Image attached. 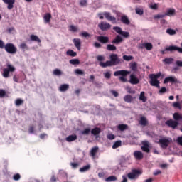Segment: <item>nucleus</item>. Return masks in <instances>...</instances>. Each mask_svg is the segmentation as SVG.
Returning a JSON list of instances; mask_svg holds the SVG:
<instances>
[{
    "instance_id": "1",
    "label": "nucleus",
    "mask_w": 182,
    "mask_h": 182,
    "mask_svg": "<svg viewBox=\"0 0 182 182\" xmlns=\"http://www.w3.org/2000/svg\"><path fill=\"white\" fill-rule=\"evenodd\" d=\"M110 60H107L105 63L100 62L99 65L101 68H107L110 66H117V65H120L123 63V60L119 58L117 54L112 53L109 55Z\"/></svg>"
},
{
    "instance_id": "2",
    "label": "nucleus",
    "mask_w": 182,
    "mask_h": 182,
    "mask_svg": "<svg viewBox=\"0 0 182 182\" xmlns=\"http://www.w3.org/2000/svg\"><path fill=\"white\" fill-rule=\"evenodd\" d=\"M173 119L167 120L165 124L168 127H171V129H176L178 126V122H182V114L178 112H175L173 114Z\"/></svg>"
},
{
    "instance_id": "3",
    "label": "nucleus",
    "mask_w": 182,
    "mask_h": 182,
    "mask_svg": "<svg viewBox=\"0 0 182 182\" xmlns=\"http://www.w3.org/2000/svg\"><path fill=\"white\" fill-rule=\"evenodd\" d=\"M127 75H130V71H127L126 70H117L114 73V76H121L119 79L123 83H126V82H127V78H126Z\"/></svg>"
},
{
    "instance_id": "4",
    "label": "nucleus",
    "mask_w": 182,
    "mask_h": 182,
    "mask_svg": "<svg viewBox=\"0 0 182 182\" xmlns=\"http://www.w3.org/2000/svg\"><path fill=\"white\" fill-rule=\"evenodd\" d=\"M4 49L6 52H7V53H10L11 55H15V53L18 52V48L15 47V45H14V43H6L4 46Z\"/></svg>"
},
{
    "instance_id": "5",
    "label": "nucleus",
    "mask_w": 182,
    "mask_h": 182,
    "mask_svg": "<svg viewBox=\"0 0 182 182\" xmlns=\"http://www.w3.org/2000/svg\"><path fill=\"white\" fill-rule=\"evenodd\" d=\"M140 175H141V171L140 170L134 169L132 172L127 174V177L129 180H137Z\"/></svg>"
},
{
    "instance_id": "6",
    "label": "nucleus",
    "mask_w": 182,
    "mask_h": 182,
    "mask_svg": "<svg viewBox=\"0 0 182 182\" xmlns=\"http://www.w3.org/2000/svg\"><path fill=\"white\" fill-rule=\"evenodd\" d=\"M171 141L168 138H162L159 140L157 142L158 144H159L160 147L161 149H167L168 147V145L170 144Z\"/></svg>"
},
{
    "instance_id": "7",
    "label": "nucleus",
    "mask_w": 182,
    "mask_h": 182,
    "mask_svg": "<svg viewBox=\"0 0 182 182\" xmlns=\"http://www.w3.org/2000/svg\"><path fill=\"white\" fill-rule=\"evenodd\" d=\"M15 70V67H14L12 65L9 64L7 65V68H4L3 70L2 76L4 77H9V72H14Z\"/></svg>"
},
{
    "instance_id": "8",
    "label": "nucleus",
    "mask_w": 182,
    "mask_h": 182,
    "mask_svg": "<svg viewBox=\"0 0 182 182\" xmlns=\"http://www.w3.org/2000/svg\"><path fill=\"white\" fill-rule=\"evenodd\" d=\"M164 83L165 85L167 83H171L172 85H174V83H181V82L177 79V77L174 76H169L164 79Z\"/></svg>"
},
{
    "instance_id": "9",
    "label": "nucleus",
    "mask_w": 182,
    "mask_h": 182,
    "mask_svg": "<svg viewBox=\"0 0 182 182\" xmlns=\"http://www.w3.org/2000/svg\"><path fill=\"white\" fill-rule=\"evenodd\" d=\"M98 28L104 32L105 31H109L112 28V25L107 22L102 21L98 24Z\"/></svg>"
},
{
    "instance_id": "10",
    "label": "nucleus",
    "mask_w": 182,
    "mask_h": 182,
    "mask_svg": "<svg viewBox=\"0 0 182 182\" xmlns=\"http://www.w3.org/2000/svg\"><path fill=\"white\" fill-rule=\"evenodd\" d=\"M165 50L168 52H174V50H177L179 53H182V48L176 46H170L169 47L166 48Z\"/></svg>"
},
{
    "instance_id": "11",
    "label": "nucleus",
    "mask_w": 182,
    "mask_h": 182,
    "mask_svg": "<svg viewBox=\"0 0 182 182\" xmlns=\"http://www.w3.org/2000/svg\"><path fill=\"white\" fill-rule=\"evenodd\" d=\"M142 145L143 146L141 147L142 151H144L145 153H150V145L149 144V141H143Z\"/></svg>"
},
{
    "instance_id": "12",
    "label": "nucleus",
    "mask_w": 182,
    "mask_h": 182,
    "mask_svg": "<svg viewBox=\"0 0 182 182\" xmlns=\"http://www.w3.org/2000/svg\"><path fill=\"white\" fill-rule=\"evenodd\" d=\"M129 77V83H131V85H139V83H140V80H139L136 75L132 74Z\"/></svg>"
},
{
    "instance_id": "13",
    "label": "nucleus",
    "mask_w": 182,
    "mask_h": 182,
    "mask_svg": "<svg viewBox=\"0 0 182 182\" xmlns=\"http://www.w3.org/2000/svg\"><path fill=\"white\" fill-rule=\"evenodd\" d=\"M98 42L100 43L106 44L109 43V37L104 36H100L97 38Z\"/></svg>"
},
{
    "instance_id": "14",
    "label": "nucleus",
    "mask_w": 182,
    "mask_h": 182,
    "mask_svg": "<svg viewBox=\"0 0 182 182\" xmlns=\"http://www.w3.org/2000/svg\"><path fill=\"white\" fill-rule=\"evenodd\" d=\"M4 4H6L7 9H14V4H15V0H2Z\"/></svg>"
},
{
    "instance_id": "15",
    "label": "nucleus",
    "mask_w": 182,
    "mask_h": 182,
    "mask_svg": "<svg viewBox=\"0 0 182 182\" xmlns=\"http://www.w3.org/2000/svg\"><path fill=\"white\" fill-rule=\"evenodd\" d=\"M102 15H104V16H105V18H106V19H107V21H111V22H116V17L112 16L110 15V13H109V12H104L102 14Z\"/></svg>"
},
{
    "instance_id": "16",
    "label": "nucleus",
    "mask_w": 182,
    "mask_h": 182,
    "mask_svg": "<svg viewBox=\"0 0 182 182\" xmlns=\"http://www.w3.org/2000/svg\"><path fill=\"white\" fill-rule=\"evenodd\" d=\"M122 42H123V38L119 35L116 36L114 39L112 41V43L114 45H119V43H122Z\"/></svg>"
},
{
    "instance_id": "17",
    "label": "nucleus",
    "mask_w": 182,
    "mask_h": 182,
    "mask_svg": "<svg viewBox=\"0 0 182 182\" xmlns=\"http://www.w3.org/2000/svg\"><path fill=\"white\" fill-rule=\"evenodd\" d=\"M134 157H135V159L136 160H142L143 157H144V156L143 155V152L140 151H135L134 152Z\"/></svg>"
},
{
    "instance_id": "18",
    "label": "nucleus",
    "mask_w": 182,
    "mask_h": 182,
    "mask_svg": "<svg viewBox=\"0 0 182 182\" xmlns=\"http://www.w3.org/2000/svg\"><path fill=\"white\" fill-rule=\"evenodd\" d=\"M150 85L151 86H155L156 87H160V81L156 78L150 77Z\"/></svg>"
},
{
    "instance_id": "19",
    "label": "nucleus",
    "mask_w": 182,
    "mask_h": 182,
    "mask_svg": "<svg viewBox=\"0 0 182 182\" xmlns=\"http://www.w3.org/2000/svg\"><path fill=\"white\" fill-rule=\"evenodd\" d=\"M73 42L77 50H80V46L82 45V43H80V40L79 38H74L73 40Z\"/></svg>"
},
{
    "instance_id": "20",
    "label": "nucleus",
    "mask_w": 182,
    "mask_h": 182,
    "mask_svg": "<svg viewBox=\"0 0 182 182\" xmlns=\"http://www.w3.org/2000/svg\"><path fill=\"white\" fill-rule=\"evenodd\" d=\"M121 22L124 23V25H129L130 23V20H129L127 16L124 15L121 16Z\"/></svg>"
},
{
    "instance_id": "21",
    "label": "nucleus",
    "mask_w": 182,
    "mask_h": 182,
    "mask_svg": "<svg viewBox=\"0 0 182 182\" xmlns=\"http://www.w3.org/2000/svg\"><path fill=\"white\" fill-rule=\"evenodd\" d=\"M176 15V9H168L165 14V16H174Z\"/></svg>"
},
{
    "instance_id": "22",
    "label": "nucleus",
    "mask_w": 182,
    "mask_h": 182,
    "mask_svg": "<svg viewBox=\"0 0 182 182\" xmlns=\"http://www.w3.org/2000/svg\"><path fill=\"white\" fill-rule=\"evenodd\" d=\"M145 95H146V92H144V91H142L139 95V100L143 102V103H146L147 102V97H146Z\"/></svg>"
},
{
    "instance_id": "23",
    "label": "nucleus",
    "mask_w": 182,
    "mask_h": 182,
    "mask_svg": "<svg viewBox=\"0 0 182 182\" xmlns=\"http://www.w3.org/2000/svg\"><path fill=\"white\" fill-rule=\"evenodd\" d=\"M162 62L164 63V65H171V63H173V62H174V58H166L162 60Z\"/></svg>"
},
{
    "instance_id": "24",
    "label": "nucleus",
    "mask_w": 182,
    "mask_h": 182,
    "mask_svg": "<svg viewBox=\"0 0 182 182\" xmlns=\"http://www.w3.org/2000/svg\"><path fill=\"white\" fill-rule=\"evenodd\" d=\"M97 151H99V147L95 146V147L92 148V149L90 151V156L95 157L96 153H97Z\"/></svg>"
},
{
    "instance_id": "25",
    "label": "nucleus",
    "mask_w": 182,
    "mask_h": 182,
    "mask_svg": "<svg viewBox=\"0 0 182 182\" xmlns=\"http://www.w3.org/2000/svg\"><path fill=\"white\" fill-rule=\"evenodd\" d=\"M21 77H22V75L19 77V75H14L13 77L14 82H16V83H22L23 82V80H21Z\"/></svg>"
},
{
    "instance_id": "26",
    "label": "nucleus",
    "mask_w": 182,
    "mask_h": 182,
    "mask_svg": "<svg viewBox=\"0 0 182 182\" xmlns=\"http://www.w3.org/2000/svg\"><path fill=\"white\" fill-rule=\"evenodd\" d=\"M149 122L147 121V119L145 117H141L139 120V124L141 126H146L148 124Z\"/></svg>"
},
{
    "instance_id": "27",
    "label": "nucleus",
    "mask_w": 182,
    "mask_h": 182,
    "mask_svg": "<svg viewBox=\"0 0 182 182\" xmlns=\"http://www.w3.org/2000/svg\"><path fill=\"white\" fill-rule=\"evenodd\" d=\"M50 19H52V14L50 13H47L44 16V21L46 23H49L50 22Z\"/></svg>"
},
{
    "instance_id": "28",
    "label": "nucleus",
    "mask_w": 182,
    "mask_h": 182,
    "mask_svg": "<svg viewBox=\"0 0 182 182\" xmlns=\"http://www.w3.org/2000/svg\"><path fill=\"white\" fill-rule=\"evenodd\" d=\"M100 132H102V129L99 127H95L91 130L92 134L94 136H97V134H100Z\"/></svg>"
},
{
    "instance_id": "29",
    "label": "nucleus",
    "mask_w": 182,
    "mask_h": 182,
    "mask_svg": "<svg viewBox=\"0 0 182 182\" xmlns=\"http://www.w3.org/2000/svg\"><path fill=\"white\" fill-rule=\"evenodd\" d=\"M124 100L127 103H132L133 102V97L130 95H127L124 97Z\"/></svg>"
},
{
    "instance_id": "30",
    "label": "nucleus",
    "mask_w": 182,
    "mask_h": 182,
    "mask_svg": "<svg viewBox=\"0 0 182 182\" xmlns=\"http://www.w3.org/2000/svg\"><path fill=\"white\" fill-rule=\"evenodd\" d=\"M77 135H70L65 139V140L66 141H68L69 143H70V141H75V140H77Z\"/></svg>"
},
{
    "instance_id": "31",
    "label": "nucleus",
    "mask_w": 182,
    "mask_h": 182,
    "mask_svg": "<svg viewBox=\"0 0 182 182\" xmlns=\"http://www.w3.org/2000/svg\"><path fill=\"white\" fill-rule=\"evenodd\" d=\"M117 128L120 130V132H124V130H127V129H129V125L121 124L118 125Z\"/></svg>"
},
{
    "instance_id": "32",
    "label": "nucleus",
    "mask_w": 182,
    "mask_h": 182,
    "mask_svg": "<svg viewBox=\"0 0 182 182\" xmlns=\"http://www.w3.org/2000/svg\"><path fill=\"white\" fill-rule=\"evenodd\" d=\"M66 55H68V56H71L72 58L77 56V53L73 51V50H68L66 52Z\"/></svg>"
},
{
    "instance_id": "33",
    "label": "nucleus",
    "mask_w": 182,
    "mask_h": 182,
    "mask_svg": "<svg viewBox=\"0 0 182 182\" xmlns=\"http://www.w3.org/2000/svg\"><path fill=\"white\" fill-rule=\"evenodd\" d=\"M117 48L114 45L108 44L107 46V50H109V52H114V50H117Z\"/></svg>"
},
{
    "instance_id": "34",
    "label": "nucleus",
    "mask_w": 182,
    "mask_h": 182,
    "mask_svg": "<svg viewBox=\"0 0 182 182\" xmlns=\"http://www.w3.org/2000/svg\"><path fill=\"white\" fill-rule=\"evenodd\" d=\"M30 39L31 41H33L34 42H38V43H41V38L38 37V36H35L33 34L30 36Z\"/></svg>"
},
{
    "instance_id": "35",
    "label": "nucleus",
    "mask_w": 182,
    "mask_h": 182,
    "mask_svg": "<svg viewBox=\"0 0 182 182\" xmlns=\"http://www.w3.org/2000/svg\"><path fill=\"white\" fill-rule=\"evenodd\" d=\"M69 89V85L63 84L60 86L59 90L60 92H66Z\"/></svg>"
},
{
    "instance_id": "36",
    "label": "nucleus",
    "mask_w": 182,
    "mask_h": 182,
    "mask_svg": "<svg viewBox=\"0 0 182 182\" xmlns=\"http://www.w3.org/2000/svg\"><path fill=\"white\" fill-rule=\"evenodd\" d=\"M129 68L132 70H133V72H136L137 70V63H131L129 64Z\"/></svg>"
},
{
    "instance_id": "37",
    "label": "nucleus",
    "mask_w": 182,
    "mask_h": 182,
    "mask_svg": "<svg viewBox=\"0 0 182 182\" xmlns=\"http://www.w3.org/2000/svg\"><path fill=\"white\" fill-rule=\"evenodd\" d=\"M89 170H90V165L87 164L85 166H83L82 168H80V173H85L86 171H89Z\"/></svg>"
},
{
    "instance_id": "38",
    "label": "nucleus",
    "mask_w": 182,
    "mask_h": 182,
    "mask_svg": "<svg viewBox=\"0 0 182 182\" xmlns=\"http://www.w3.org/2000/svg\"><path fill=\"white\" fill-rule=\"evenodd\" d=\"M116 180H117V178L114 176H109L108 178H107L105 179V181L107 182H111V181H116Z\"/></svg>"
},
{
    "instance_id": "39",
    "label": "nucleus",
    "mask_w": 182,
    "mask_h": 182,
    "mask_svg": "<svg viewBox=\"0 0 182 182\" xmlns=\"http://www.w3.org/2000/svg\"><path fill=\"white\" fill-rule=\"evenodd\" d=\"M144 46L145 47L146 50H151V49H153V44H151L150 43H146L144 44Z\"/></svg>"
},
{
    "instance_id": "40",
    "label": "nucleus",
    "mask_w": 182,
    "mask_h": 182,
    "mask_svg": "<svg viewBox=\"0 0 182 182\" xmlns=\"http://www.w3.org/2000/svg\"><path fill=\"white\" fill-rule=\"evenodd\" d=\"M122 146V141H117L114 142V144L112 145V149H117Z\"/></svg>"
},
{
    "instance_id": "41",
    "label": "nucleus",
    "mask_w": 182,
    "mask_h": 182,
    "mask_svg": "<svg viewBox=\"0 0 182 182\" xmlns=\"http://www.w3.org/2000/svg\"><path fill=\"white\" fill-rule=\"evenodd\" d=\"M70 65H80V61L79 59H71L70 60Z\"/></svg>"
},
{
    "instance_id": "42",
    "label": "nucleus",
    "mask_w": 182,
    "mask_h": 182,
    "mask_svg": "<svg viewBox=\"0 0 182 182\" xmlns=\"http://www.w3.org/2000/svg\"><path fill=\"white\" fill-rule=\"evenodd\" d=\"M113 30L115 31V32H117V33H119V35H122V32H123V31L122 30V28H120L119 26L113 27Z\"/></svg>"
},
{
    "instance_id": "43",
    "label": "nucleus",
    "mask_w": 182,
    "mask_h": 182,
    "mask_svg": "<svg viewBox=\"0 0 182 182\" xmlns=\"http://www.w3.org/2000/svg\"><path fill=\"white\" fill-rule=\"evenodd\" d=\"M122 59L126 60L127 62H129V60H133V56L132 55H123Z\"/></svg>"
},
{
    "instance_id": "44",
    "label": "nucleus",
    "mask_w": 182,
    "mask_h": 182,
    "mask_svg": "<svg viewBox=\"0 0 182 182\" xmlns=\"http://www.w3.org/2000/svg\"><path fill=\"white\" fill-rule=\"evenodd\" d=\"M161 76V73H158L157 74H151L149 77H153L154 79L158 80Z\"/></svg>"
},
{
    "instance_id": "45",
    "label": "nucleus",
    "mask_w": 182,
    "mask_h": 182,
    "mask_svg": "<svg viewBox=\"0 0 182 182\" xmlns=\"http://www.w3.org/2000/svg\"><path fill=\"white\" fill-rule=\"evenodd\" d=\"M104 77L105 79H110L112 77V73L110 70H107L106 73H104Z\"/></svg>"
},
{
    "instance_id": "46",
    "label": "nucleus",
    "mask_w": 182,
    "mask_h": 182,
    "mask_svg": "<svg viewBox=\"0 0 182 182\" xmlns=\"http://www.w3.org/2000/svg\"><path fill=\"white\" fill-rule=\"evenodd\" d=\"M16 106H21V105H23V100L21 98L16 100L15 101Z\"/></svg>"
},
{
    "instance_id": "47",
    "label": "nucleus",
    "mask_w": 182,
    "mask_h": 182,
    "mask_svg": "<svg viewBox=\"0 0 182 182\" xmlns=\"http://www.w3.org/2000/svg\"><path fill=\"white\" fill-rule=\"evenodd\" d=\"M166 33H168V35H171V36L176 35V30H173L171 28H168L166 30Z\"/></svg>"
},
{
    "instance_id": "48",
    "label": "nucleus",
    "mask_w": 182,
    "mask_h": 182,
    "mask_svg": "<svg viewBox=\"0 0 182 182\" xmlns=\"http://www.w3.org/2000/svg\"><path fill=\"white\" fill-rule=\"evenodd\" d=\"M81 134H84L87 136V134H90V129L89 128H86L81 132Z\"/></svg>"
},
{
    "instance_id": "49",
    "label": "nucleus",
    "mask_w": 182,
    "mask_h": 182,
    "mask_svg": "<svg viewBox=\"0 0 182 182\" xmlns=\"http://www.w3.org/2000/svg\"><path fill=\"white\" fill-rule=\"evenodd\" d=\"M53 75H55V76H60V75H62V71L59 69H55L53 70Z\"/></svg>"
},
{
    "instance_id": "50",
    "label": "nucleus",
    "mask_w": 182,
    "mask_h": 182,
    "mask_svg": "<svg viewBox=\"0 0 182 182\" xmlns=\"http://www.w3.org/2000/svg\"><path fill=\"white\" fill-rule=\"evenodd\" d=\"M150 9H154V11H156V9H159V5L157 4H150L149 5Z\"/></svg>"
},
{
    "instance_id": "51",
    "label": "nucleus",
    "mask_w": 182,
    "mask_h": 182,
    "mask_svg": "<svg viewBox=\"0 0 182 182\" xmlns=\"http://www.w3.org/2000/svg\"><path fill=\"white\" fill-rule=\"evenodd\" d=\"M135 12L136 14H137V15H143V14H144V11H143V9H139V8H136L135 9Z\"/></svg>"
},
{
    "instance_id": "52",
    "label": "nucleus",
    "mask_w": 182,
    "mask_h": 182,
    "mask_svg": "<svg viewBox=\"0 0 182 182\" xmlns=\"http://www.w3.org/2000/svg\"><path fill=\"white\" fill-rule=\"evenodd\" d=\"M173 106L175 109H179V110H181V105H180V102H173Z\"/></svg>"
},
{
    "instance_id": "53",
    "label": "nucleus",
    "mask_w": 182,
    "mask_h": 182,
    "mask_svg": "<svg viewBox=\"0 0 182 182\" xmlns=\"http://www.w3.org/2000/svg\"><path fill=\"white\" fill-rule=\"evenodd\" d=\"M69 30L71 32H77V27H76L73 25H71V26H70Z\"/></svg>"
},
{
    "instance_id": "54",
    "label": "nucleus",
    "mask_w": 182,
    "mask_h": 182,
    "mask_svg": "<svg viewBox=\"0 0 182 182\" xmlns=\"http://www.w3.org/2000/svg\"><path fill=\"white\" fill-rule=\"evenodd\" d=\"M167 92V88L166 87H162L160 90L159 91V95H163L164 93H166Z\"/></svg>"
},
{
    "instance_id": "55",
    "label": "nucleus",
    "mask_w": 182,
    "mask_h": 182,
    "mask_svg": "<svg viewBox=\"0 0 182 182\" xmlns=\"http://www.w3.org/2000/svg\"><path fill=\"white\" fill-rule=\"evenodd\" d=\"M75 73L76 74V75H85V72H83L82 70H80V69H76L75 70Z\"/></svg>"
},
{
    "instance_id": "56",
    "label": "nucleus",
    "mask_w": 182,
    "mask_h": 182,
    "mask_svg": "<svg viewBox=\"0 0 182 182\" xmlns=\"http://www.w3.org/2000/svg\"><path fill=\"white\" fill-rule=\"evenodd\" d=\"M166 17V15L165 14H157V15H155L154 16V19H160L161 18H165Z\"/></svg>"
},
{
    "instance_id": "57",
    "label": "nucleus",
    "mask_w": 182,
    "mask_h": 182,
    "mask_svg": "<svg viewBox=\"0 0 182 182\" xmlns=\"http://www.w3.org/2000/svg\"><path fill=\"white\" fill-rule=\"evenodd\" d=\"M120 35L124 38H129V36H130V34L127 31H122Z\"/></svg>"
},
{
    "instance_id": "58",
    "label": "nucleus",
    "mask_w": 182,
    "mask_h": 182,
    "mask_svg": "<svg viewBox=\"0 0 182 182\" xmlns=\"http://www.w3.org/2000/svg\"><path fill=\"white\" fill-rule=\"evenodd\" d=\"M14 180H15V181H18V180H21V175L19 173L15 174L13 176Z\"/></svg>"
},
{
    "instance_id": "59",
    "label": "nucleus",
    "mask_w": 182,
    "mask_h": 182,
    "mask_svg": "<svg viewBox=\"0 0 182 182\" xmlns=\"http://www.w3.org/2000/svg\"><path fill=\"white\" fill-rule=\"evenodd\" d=\"M97 60H98V62H103L105 60V56L97 55Z\"/></svg>"
},
{
    "instance_id": "60",
    "label": "nucleus",
    "mask_w": 182,
    "mask_h": 182,
    "mask_svg": "<svg viewBox=\"0 0 182 182\" xmlns=\"http://www.w3.org/2000/svg\"><path fill=\"white\" fill-rule=\"evenodd\" d=\"M107 137L109 140H114L116 136L113 134H109Z\"/></svg>"
},
{
    "instance_id": "61",
    "label": "nucleus",
    "mask_w": 182,
    "mask_h": 182,
    "mask_svg": "<svg viewBox=\"0 0 182 182\" xmlns=\"http://www.w3.org/2000/svg\"><path fill=\"white\" fill-rule=\"evenodd\" d=\"M70 166L73 168H77L79 167V164L71 162Z\"/></svg>"
},
{
    "instance_id": "62",
    "label": "nucleus",
    "mask_w": 182,
    "mask_h": 182,
    "mask_svg": "<svg viewBox=\"0 0 182 182\" xmlns=\"http://www.w3.org/2000/svg\"><path fill=\"white\" fill-rule=\"evenodd\" d=\"M20 48H21V49H26V50H28V46L25 43H22L20 45Z\"/></svg>"
},
{
    "instance_id": "63",
    "label": "nucleus",
    "mask_w": 182,
    "mask_h": 182,
    "mask_svg": "<svg viewBox=\"0 0 182 182\" xmlns=\"http://www.w3.org/2000/svg\"><path fill=\"white\" fill-rule=\"evenodd\" d=\"M6 95V92L4 90H0V97H4V96Z\"/></svg>"
},
{
    "instance_id": "64",
    "label": "nucleus",
    "mask_w": 182,
    "mask_h": 182,
    "mask_svg": "<svg viewBox=\"0 0 182 182\" xmlns=\"http://www.w3.org/2000/svg\"><path fill=\"white\" fill-rule=\"evenodd\" d=\"M178 144L182 146V136H178L176 140Z\"/></svg>"
}]
</instances>
